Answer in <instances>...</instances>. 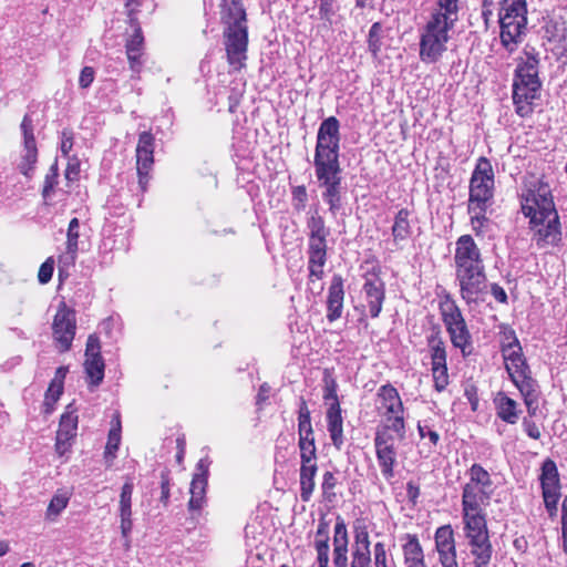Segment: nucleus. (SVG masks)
I'll use <instances>...</instances> for the list:
<instances>
[{"instance_id": "nucleus-1", "label": "nucleus", "mask_w": 567, "mask_h": 567, "mask_svg": "<svg viewBox=\"0 0 567 567\" xmlns=\"http://www.w3.org/2000/svg\"><path fill=\"white\" fill-rule=\"evenodd\" d=\"M522 210L530 218L538 246H556L561 236L557 210L548 185L538 183L522 195Z\"/></svg>"}, {"instance_id": "nucleus-2", "label": "nucleus", "mask_w": 567, "mask_h": 567, "mask_svg": "<svg viewBox=\"0 0 567 567\" xmlns=\"http://www.w3.org/2000/svg\"><path fill=\"white\" fill-rule=\"evenodd\" d=\"M221 18L227 24L224 31L227 60L234 70L245 66L248 47L246 12L241 0H221Z\"/></svg>"}, {"instance_id": "nucleus-3", "label": "nucleus", "mask_w": 567, "mask_h": 567, "mask_svg": "<svg viewBox=\"0 0 567 567\" xmlns=\"http://www.w3.org/2000/svg\"><path fill=\"white\" fill-rule=\"evenodd\" d=\"M539 59L537 54L525 50L515 71L513 83V102L516 113L522 116H528L533 112V103L539 96L540 81L538 78Z\"/></svg>"}, {"instance_id": "nucleus-4", "label": "nucleus", "mask_w": 567, "mask_h": 567, "mask_svg": "<svg viewBox=\"0 0 567 567\" xmlns=\"http://www.w3.org/2000/svg\"><path fill=\"white\" fill-rule=\"evenodd\" d=\"M455 272L462 299L477 303L486 291V275L480 250H456Z\"/></svg>"}, {"instance_id": "nucleus-5", "label": "nucleus", "mask_w": 567, "mask_h": 567, "mask_svg": "<svg viewBox=\"0 0 567 567\" xmlns=\"http://www.w3.org/2000/svg\"><path fill=\"white\" fill-rule=\"evenodd\" d=\"M494 194V172L486 157H480L470 181L468 214L474 229L487 220L485 213L492 205Z\"/></svg>"}, {"instance_id": "nucleus-6", "label": "nucleus", "mask_w": 567, "mask_h": 567, "mask_svg": "<svg viewBox=\"0 0 567 567\" xmlns=\"http://www.w3.org/2000/svg\"><path fill=\"white\" fill-rule=\"evenodd\" d=\"M501 43L514 52L523 41L527 25L526 0H502L498 10Z\"/></svg>"}, {"instance_id": "nucleus-7", "label": "nucleus", "mask_w": 567, "mask_h": 567, "mask_svg": "<svg viewBox=\"0 0 567 567\" xmlns=\"http://www.w3.org/2000/svg\"><path fill=\"white\" fill-rule=\"evenodd\" d=\"M340 140L339 120L334 116L323 120L317 133L313 158L315 168L340 166Z\"/></svg>"}, {"instance_id": "nucleus-8", "label": "nucleus", "mask_w": 567, "mask_h": 567, "mask_svg": "<svg viewBox=\"0 0 567 567\" xmlns=\"http://www.w3.org/2000/svg\"><path fill=\"white\" fill-rule=\"evenodd\" d=\"M453 28L446 22L429 18L420 31V60L424 63H436L447 50L450 31Z\"/></svg>"}, {"instance_id": "nucleus-9", "label": "nucleus", "mask_w": 567, "mask_h": 567, "mask_svg": "<svg viewBox=\"0 0 567 567\" xmlns=\"http://www.w3.org/2000/svg\"><path fill=\"white\" fill-rule=\"evenodd\" d=\"M375 408L378 413L385 417L388 424L381 429H389L399 440L405 436L404 408L398 390L391 384L381 385L377 392Z\"/></svg>"}, {"instance_id": "nucleus-10", "label": "nucleus", "mask_w": 567, "mask_h": 567, "mask_svg": "<svg viewBox=\"0 0 567 567\" xmlns=\"http://www.w3.org/2000/svg\"><path fill=\"white\" fill-rule=\"evenodd\" d=\"M463 532L472 556H492L493 547L489 540L485 511L462 509Z\"/></svg>"}, {"instance_id": "nucleus-11", "label": "nucleus", "mask_w": 567, "mask_h": 567, "mask_svg": "<svg viewBox=\"0 0 567 567\" xmlns=\"http://www.w3.org/2000/svg\"><path fill=\"white\" fill-rule=\"evenodd\" d=\"M440 311L452 344L464 357L468 355L472 352V336L460 308L454 300L445 297L440 302Z\"/></svg>"}, {"instance_id": "nucleus-12", "label": "nucleus", "mask_w": 567, "mask_h": 567, "mask_svg": "<svg viewBox=\"0 0 567 567\" xmlns=\"http://www.w3.org/2000/svg\"><path fill=\"white\" fill-rule=\"evenodd\" d=\"M315 172L319 186L324 188L322 198L329 205L330 213L336 215L341 207V167H319Z\"/></svg>"}, {"instance_id": "nucleus-13", "label": "nucleus", "mask_w": 567, "mask_h": 567, "mask_svg": "<svg viewBox=\"0 0 567 567\" xmlns=\"http://www.w3.org/2000/svg\"><path fill=\"white\" fill-rule=\"evenodd\" d=\"M75 330V312L68 308L64 302H61L52 323L53 339L61 352L70 350Z\"/></svg>"}, {"instance_id": "nucleus-14", "label": "nucleus", "mask_w": 567, "mask_h": 567, "mask_svg": "<svg viewBox=\"0 0 567 567\" xmlns=\"http://www.w3.org/2000/svg\"><path fill=\"white\" fill-rule=\"evenodd\" d=\"M389 429H378L374 436L377 460L383 477L388 481L394 476L396 464L395 437Z\"/></svg>"}, {"instance_id": "nucleus-15", "label": "nucleus", "mask_w": 567, "mask_h": 567, "mask_svg": "<svg viewBox=\"0 0 567 567\" xmlns=\"http://www.w3.org/2000/svg\"><path fill=\"white\" fill-rule=\"evenodd\" d=\"M23 134V147L18 163V169L25 177H32L35 164L38 162V148L33 134V121L29 114H25L21 122Z\"/></svg>"}, {"instance_id": "nucleus-16", "label": "nucleus", "mask_w": 567, "mask_h": 567, "mask_svg": "<svg viewBox=\"0 0 567 567\" xmlns=\"http://www.w3.org/2000/svg\"><path fill=\"white\" fill-rule=\"evenodd\" d=\"M540 484L545 506L550 516L557 512V503L560 497V484L558 470L555 462L547 458L542 466Z\"/></svg>"}, {"instance_id": "nucleus-17", "label": "nucleus", "mask_w": 567, "mask_h": 567, "mask_svg": "<svg viewBox=\"0 0 567 567\" xmlns=\"http://www.w3.org/2000/svg\"><path fill=\"white\" fill-rule=\"evenodd\" d=\"M429 348L434 388L437 392H442L449 384L445 344L440 337L431 336L429 338Z\"/></svg>"}, {"instance_id": "nucleus-18", "label": "nucleus", "mask_w": 567, "mask_h": 567, "mask_svg": "<svg viewBox=\"0 0 567 567\" xmlns=\"http://www.w3.org/2000/svg\"><path fill=\"white\" fill-rule=\"evenodd\" d=\"M104 369L100 340L95 334H91L86 341L84 361V370L91 385L97 386L103 381Z\"/></svg>"}, {"instance_id": "nucleus-19", "label": "nucleus", "mask_w": 567, "mask_h": 567, "mask_svg": "<svg viewBox=\"0 0 567 567\" xmlns=\"http://www.w3.org/2000/svg\"><path fill=\"white\" fill-rule=\"evenodd\" d=\"M134 484L132 480L127 478L122 486L118 502V516H120V529L124 539L125 548L131 546V533L133 529L132 520V495Z\"/></svg>"}, {"instance_id": "nucleus-20", "label": "nucleus", "mask_w": 567, "mask_h": 567, "mask_svg": "<svg viewBox=\"0 0 567 567\" xmlns=\"http://www.w3.org/2000/svg\"><path fill=\"white\" fill-rule=\"evenodd\" d=\"M362 293L369 308L370 316L372 318H377L382 310V305L385 298L384 282L378 275L372 274L365 278L362 287Z\"/></svg>"}, {"instance_id": "nucleus-21", "label": "nucleus", "mask_w": 567, "mask_h": 567, "mask_svg": "<svg viewBox=\"0 0 567 567\" xmlns=\"http://www.w3.org/2000/svg\"><path fill=\"white\" fill-rule=\"evenodd\" d=\"M348 530L344 520L341 517L337 518L333 534V550L332 564L333 567H349L348 558Z\"/></svg>"}, {"instance_id": "nucleus-22", "label": "nucleus", "mask_w": 567, "mask_h": 567, "mask_svg": "<svg viewBox=\"0 0 567 567\" xmlns=\"http://www.w3.org/2000/svg\"><path fill=\"white\" fill-rule=\"evenodd\" d=\"M509 339L512 344L504 343L502 352L505 362V368L511 378L514 375L519 377V373L527 371L528 367L526 364L525 358L522 352V347L517 338H513L512 336H509Z\"/></svg>"}, {"instance_id": "nucleus-23", "label": "nucleus", "mask_w": 567, "mask_h": 567, "mask_svg": "<svg viewBox=\"0 0 567 567\" xmlns=\"http://www.w3.org/2000/svg\"><path fill=\"white\" fill-rule=\"evenodd\" d=\"M493 488H484L465 484L462 492V509L484 511L489 504Z\"/></svg>"}, {"instance_id": "nucleus-24", "label": "nucleus", "mask_w": 567, "mask_h": 567, "mask_svg": "<svg viewBox=\"0 0 567 567\" xmlns=\"http://www.w3.org/2000/svg\"><path fill=\"white\" fill-rule=\"evenodd\" d=\"M344 299L343 280L341 276L332 277L327 299V319L330 322L336 321L342 315Z\"/></svg>"}, {"instance_id": "nucleus-25", "label": "nucleus", "mask_w": 567, "mask_h": 567, "mask_svg": "<svg viewBox=\"0 0 567 567\" xmlns=\"http://www.w3.org/2000/svg\"><path fill=\"white\" fill-rule=\"evenodd\" d=\"M402 551L405 567H427L422 545L415 534L402 537Z\"/></svg>"}, {"instance_id": "nucleus-26", "label": "nucleus", "mask_w": 567, "mask_h": 567, "mask_svg": "<svg viewBox=\"0 0 567 567\" xmlns=\"http://www.w3.org/2000/svg\"><path fill=\"white\" fill-rule=\"evenodd\" d=\"M529 371L519 373V377H512V381L522 393L529 413H534L538 406V390L534 379L529 377Z\"/></svg>"}, {"instance_id": "nucleus-27", "label": "nucleus", "mask_w": 567, "mask_h": 567, "mask_svg": "<svg viewBox=\"0 0 567 567\" xmlns=\"http://www.w3.org/2000/svg\"><path fill=\"white\" fill-rule=\"evenodd\" d=\"M125 49L131 70L138 73L143 64L141 59L144 51V37L140 25H133V33L126 40Z\"/></svg>"}, {"instance_id": "nucleus-28", "label": "nucleus", "mask_w": 567, "mask_h": 567, "mask_svg": "<svg viewBox=\"0 0 567 567\" xmlns=\"http://www.w3.org/2000/svg\"><path fill=\"white\" fill-rule=\"evenodd\" d=\"M327 427L332 444L340 450L343 445V419L340 403L330 404L327 410Z\"/></svg>"}, {"instance_id": "nucleus-29", "label": "nucleus", "mask_w": 567, "mask_h": 567, "mask_svg": "<svg viewBox=\"0 0 567 567\" xmlns=\"http://www.w3.org/2000/svg\"><path fill=\"white\" fill-rule=\"evenodd\" d=\"M310 246L309 248H327V236L329 229L326 228L323 218L319 215L318 208L311 212L308 220Z\"/></svg>"}, {"instance_id": "nucleus-30", "label": "nucleus", "mask_w": 567, "mask_h": 567, "mask_svg": "<svg viewBox=\"0 0 567 567\" xmlns=\"http://www.w3.org/2000/svg\"><path fill=\"white\" fill-rule=\"evenodd\" d=\"M313 546L317 551L318 567H329V526L324 520L318 524Z\"/></svg>"}, {"instance_id": "nucleus-31", "label": "nucleus", "mask_w": 567, "mask_h": 567, "mask_svg": "<svg viewBox=\"0 0 567 567\" xmlns=\"http://www.w3.org/2000/svg\"><path fill=\"white\" fill-rule=\"evenodd\" d=\"M318 472L317 461L311 463H301L299 471L300 498L302 502H309L315 491V477Z\"/></svg>"}, {"instance_id": "nucleus-32", "label": "nucleus", "mask_w": 567, "mask_h": 567, "mask_svg": "<svg viewBox=\"0 0 567 567\" xmlns=\"http://www.w3.org/2000/svg\"><path fill=\"white\" fill-rule=\"evenodd\" d=\"M430 18L440 20L442 23L454 28L458 20V0H439L437 9H435Z\"/></svg>"}, {"instance_id": "nucleus-33", "label": "nucleus", "mask_w": 567, "mask_h": 567, "mask_svg": "<svg viewBox=\"0 0 567 567\" xmlns=\"http://www.w3.org/2000/svg\"><path fill=\"white\" fill-rule=\"evenodd\" d=\"M434 543L437 555L456 551L454 530L450 524L436 528L434 534Z\"/></svg>"}, {"instance_id": "nucleus-34", "label": "nucleus", "mask_w": 567, "mask_h": 567, "mask_svg": "<svg viewBox=\"0 0 567 567\" xmlns=\"http://www.w3.org/2000/svg\"><path fill=\"white\" fill-rule=\"evenodd\" d=\"M207 480L203 475H194L190 483V498L188 502L189 511H199L206 503L205 494Z\"/></svg>"}, {"instance_id": "nucleus-35", "label": "nucleus", "mask_w": 567, "mask_h": 567, "mask_svg": "<svg viewBox=\"0 0 567 567\" xmlns=\"http://www.w3.org/2000/svg\"><path fill=\"white\" fill-rule=\"evenodd\" d=\"M497 415L505 422L514 424L518 420L517 404L506 394L499 392L495 398Z\"/></svg>"}, {"instance_id": "nucleus-36", "label": "nucleus", "mask_w": 567, "mask_h": 567, "mask_svg": "<svg viewBox=\"0 0 567 567\" xmlns=\"http://www.w3.org/2000/svg\"><path fill=\"white\" fill-rule=\"evenodd\" d=\"M154 163V153H136V169L138 175V186L144 193L150 182V172Z\"/></svg>"}, {"instance_id": "nucleus-37", "label": "nucleus", "mask_w": 567, "mask_h": 567, "mask_svg": "<svg viewBox=\"0 0 567 567\" xmlns=\"http://www.w3.org/2000/svg\"><path fill=\"white\" fill-rule=\"evenodd\" d=\"M326 260V250H310L309 278L311 284H315L316 280H321L323 277Z\"/></svg>"}, {"instance_id": "nucleus-38", "label": "nucleus", "mask_w": 567, "mask_h": 567, "mask_svg": "<svg viewBox=\"0 0 567 567\" xmlns=\"http://www.w3.org/2000/svg\"><path fill=\"white\" fill-rule=\"evenodd\" d=\"M354 544L352 549L371 550L369 527L365 519H357L353 524Z\"/></svg>"}, {"instance_id": "nucleus-39", "label": "nucleus", "mask_w": 567, "mask_h": 567, "mask_svg": "<svg viewBox=\"0 0 567 567\" xmlns=\"http://www.w3.org/2000/svg\"><path fill=\"white\" fill-rule=\"evenodd\" d=\"M76 429H78V415H76L75 411H66L61 416L56 435L72 440L76 434Z\"/></svg>"}, {"instance_id": "nucleus-40", "label": "nucleus", "mask_w": 567, "mask_h": 567, "mask_svg": "<svg viewBox=\"0 0 567 567\" xmlns=\"http://www.w3.org/2000/svg\"><path fill=\"white\" fill-rule=\"evenodd\" d=\"M409 216L410 212L406 208L400 209L395 216L392 231L396 241L406 239L411 234Z\"/></svg>"}, {"instance_id": "nucleus-41", "label": "nucleus", "mask_w": 567, "mask_h": 567, "mask_svg": "<svg viewBox=\"0 0 567 567\" xmlns=\"http://www.w3.org/2000/svg\"><path fill=\"white\" fill-rule=\"evenodd\" d=\"M468 482L466 484L484 487V488H493V482L489 473L480 464H473L468 470Z\"/></svg>"}, {"instance_id": "nucleus-42", "label": "nucleus", "mask_w": 567, "mask_h": 567, "mask_svg": "<svg viewBox=\"0 0 567 567\" xmlns=\"http://www.w3.org/2000/svg\"><path fill=\"white\" fill-rule=\"evenodd\" d=\"M298 446L300 450V463H311L317 461L315 436H299Z\"/></svg>"}, {"instance_id": "nucleus-43", "label": "nucleus", "mask_w": 567, "mask_h": 567, "mask_svg": "<svg viewBox=\"0 0 567 567\" xmlns=\"http://www.w3.org/2000/svg\"><path fill=\"white\" fill-rule=\"evenodd\" d=\"M383 29L380 22H374L368 35V49L373 58H378L382 48Z\"/></svg>"}, {"instance_id": "nucleus-44", "label": "nucleus", "mask_w": 567, "mask_h": 567, "mask_svg": "<svg viewBox=\"0 0 567 567\" xmlns=\"http://www.w3.org/2000/svg\"><path fill=\"white\" fill-rule=\"evenodd\" d=\"M70 493L66 491H58L51 498L47 508V516L49 518L56 517L68 506L70 501Z\"/></svg>"}, {"instance_id": "nucleus-45", "label": "nucleus", "mask_w": 567, "mask_h": 567, "mask_svg": "<svg viewBox=\"0 0 567 567\" xmlns=\"http://www.w3.org/2000/svg\"><path fill=\"white\" fill-rule=\"evenodd\" d=\"M121 443V434L117 433V429H111L109 432L107 443L105 446L104 458L107 466L112 465L113 460L116 456Z\"/></svg>"}, {"instance_id": "nucleus-46", "label": "nucleus", "mask_w": 567, "mask_h": 567, "mask_svg": "<svg viewBox=\"0 0 567 567\" xmlns=\"http://www.w3.org/2000/svg\"><path fill=\"white\" fill-rule=\"evenodd\" d=\"M372 554L374 567H394L393 560L391 559L383 542L374 544Z\"/></svg>"}, {"instance_id": "nucleus-47", "label": "nucleus", "mask_w": 567, "mask_h": 567, "mask_svg": "<svg viewBox=\"0 0 567 567\" xmlns=\"http://www.w3.org/2000/svg\"><path fill=\"white\" fill-rule=\"evenodd\" d=\"M58 164L54 163L53 165H51L49 172L45 175L44 185L42 189V196L44 199L50 198L53 194L54 187L58 184Z\"/></svg>"}, {"instance_id": "nucleus-48", "label": "nucleus", "mask_w": 567, "mask_h": 567, "mask_svg": "<svg viewBox=\"0 0 567 567\" xmlns=\"http://www.w3.org/2000/svg\"><path fill=\"white\" fill-rule=\"evenodd\" d=\"M337 485V477L332 472H324L322 475L321 491L324 499L331 502L336 496L334 487Z\"/></svg>"}, {"instance_id": "nucleus-49", "label": "nucleus", "mask_w": 567, "mask_h": 567, "mask_svg": "<svg viewBox=\"0 0 567 567\" xmlns=\"http://www.w3.org/2000/svg\"><path fill=\"white\" fill-rule=\"evenodd\" d=\"M292 206L296 212H303L308 202L307 188L303 185H299L292 188Z\"/></svg>"}, {"instance_id": "nucleus-50", "label": "nucleus", "mask_w": 567, "mask_h": 567, "mask_svg": "<svg viewBox=\"0 0 567 567\" xmlns=\"http://www.w3.org/2000/svg\"><path fill=\"white\" fill-rule=\"evenodd\" d=\"M371 550L352 549L350 567H371Z\"/></svg>"}, {"instance_id": "nucleus-51", "label": "nucleus", "mask_w": 567, "mask_h": 567, "mask_svg": "<svg viewBox=\"0 0 567 567\" xmlns=\"http://www.w3.org/2000/svg\"><path fill=\"white\" fill-rule=\"evenodd\" d=\"M80 223H79V219L78 218H73L71 219V221L69 223V228H68V247L66 248H78L80 241H79V237H80Z\"/></svg>"}, {"instance_id": "nucleus-52", "label": "nucleus", "mask_w": 567, "mask_h": 567, "mask_svg": "<svg viewBox=\"0 0 567 567\" xmlns=\"http://www.w3.org/2000/svg\"><path fill=\"white\" fill-rule=\"evenodd\" d=\"M136 153H154V136L151 132L140 134Z\"/></svg>"}, {"instance_id": "nucleus-53", "label": "nucleus", "mask_w": 567, "mask_h": 567, "mask_svg": "<svg viewBox=\"0 0 567 567\" xmlns=\"http://www.w3.org/2000/svg\"><path fill=\"white\" fill-rule=\"evenodd\" d=\"M324 393L323 399L326 402H330V404L339 403L338 394H337V382L331 378H324Z\"/></svg>"}, {"instance_id": "nucleus-54", "label": "nucleus", "mask_w": 567, "mask_h": 567, "mask_svg": "<svg viewBox=\"0 0 567 567\" xmlns=\"http://www.w3.org/2000/svg\"><path fill=\"white\" fill-rule=\"evenodd\" d=\"M63 385L60 382L51 381L45 393V405H53L60 398Z\"/></svg>"}, {"instance_id": "nucleus-55", "label": "nucleus", "mask_w": 567, "mask_h": 567, "mask_svg": "<svg viewBox=\"0 0 567 567\" xmlns=\"http://www.w3.org/2000/svg\"><path fill=\"white\" fill-rule=\"evenodd\" d=\"M54 269V260L48 258L41 266L38 272V279L41 284H47L51 280Z\"/></svg>"}, {"instance_id": "nucleus-56", "label": "nucleus", "mask_w": 567, "mask_h": 567, "mask_svg": "<svg viewBox=\"0 0 567 567\" xmlns=\"http://www.w3.org/2000/svg\"><path fill=\"white\" fill-rule=\"evenodd\" d=\"M333 2L334 0H320L319 14L321 19L331 22L334 16Z\"/></svg>"}, {"instance_id": "nucleus-57", "label": "nucleus", "mask_w": 567, "mask_h": 567, "mask_svg": "<svg viewBox=\"0 0 567 567\" xmlns=\"http://www.w3.org/2000/svg\"><path fill=\"white\" fill-rule=\"evenodd\" d=\"M94 69L91 66H84L80 73L79 85L82 89H87L94 81Z\"/></svg>"}, {"instance_id": "nucleus-58", "label": "nucleus", "mask_w": 567, "mask_h": 567, "mask_svg": "<svg viewBox=\"0 0 567 567\" xmlns=\"http://www.w3.org/2000/svg\"><path fill=\"white\" fill-rule=\"evenodd\" d=\"M80 174V162L78 158L73 157L69 159L66 169H65V178L69 182L76 181Z\"/></svg>"}, {"instance_id": "nucleus-59", "label": "nucleus", "mask_w": 567, "mask_h": 567, "mask_svg": "<svg viewBox=\"0 0 567 567\" xmlns=\"http://www.w3.org/2000/svg\"><path fill=\"white\" fill-rule=\"evenodd\" d=\"M419 434L422 439H429L432 444H436L440 440V435L436 431L432 430L426 425H417Z\"/></svg>"}, {"instance_id": "nucleus-60", "label": "nucleus", "mask_w": 567, "mask_h": 567, "mask_svg": "<svg viewBox=\"0 0 567 567\" xmlns=\"http://www.w3.org/2000/svg\"><path fill=\"white\" fill-rule=\"evenodd\" d=\"M73 147V135L71 132L69 131H63L62 132V137H61V153L64 155V156H69V153L71 152Z\"/></svg>"}, {"instance_id": "nucleus-61", "label": "nucleus", "mask_w": 567, "mask_h": 567, "mask_svg": "<svg viewBox=\"0 0 567 567\" xmlns=\"http://www.w3.org/2000/svg\"><path fill=\"white\" fill-rule=\"evenodd\" d=\"M439 561L442 567H460L456 558V551L439 555Z\"/></svg>"}, {"instance_id": "nucleus-62", "label": "nucleus", "mask_w": 567, "mask_h": 567, "mask_svg": "<svg viewBox=\"0 0 567 567\" xmlns=\"http://www.w3.org/2000/svg\"><path fill=\"white\" fill-rule=\"evenodd\" d=\"M298 436H315L311 420H298Z\"/></svg>"}, {"instance_id": "nucleus-63", "label": "nucleus", "mask_w": 567, "mask_h": 567, "mask_svg": "<svg viewBox=\"0 0 567 567\" xmlns=\"http://www.w3.org/2000/svg\"><path fill=\"white\" fill-rule=\"evenodd\" d=\"M71 446V440L56 435L55 451L59 455H64Z\"/></svg>"}, {"instance_id": "nucleus-64", "label": "nucleus", "mask_w": 567, "mask_h": 567, "mask_svg": "<svg viewBox=\"0 0 567 567\" xmlns=\"http://www.w3.org/2000/svg\"><path fill=\"white\" fill-rule=\"evenodd\" d=\"M491 293L498 302H502V303L507 302V295H506L505 290L497 284L492 285Z\"/></svg>"}]
</instances>
